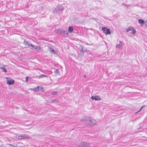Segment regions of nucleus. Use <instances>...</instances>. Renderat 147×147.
<instances>
[{
  "mask_svg": "<svg viewBox=\"0 0 147 147\" xmlns=\"http://www.w3.org/2000/svg\"><path fill=\"white\" fill-rule=\"evenodd\" d=\"M30 47L29 48L33 50L35 49L36 51H39L41 49V47L39 46H37L35 45H33L32 44H30Z\"/></svg>",
  "mask_w": 147,
  "mask_h": 147,
  "instance_id": "obj_1",
  "label": "nucleus"
},
{
  "mask_svg": "<svg viewBox=\"0 0 147 147\" xmlns=\"http://www.w3.org/2000/svg\"><path fill=\"white\" fill-rule=\"evenodd\" d=\"M102 30L103 31V33L106 35L110 34L111 33L109 29L106 27H102Z\"/></svg>",
  "mask_w": 147,
  "mask_h": 147,
  "instance_id": "obj_2",
  "label": "nucleus"
},
{
  "mask_svg": "<svg viewBox=\"0 0 147 147\" xmlns=\"http://www.w3.org/2000/svg\"><path fill=\"white\" fill-rule=\"evenodd\" d=\"M7 83L9 85H12L14 83V80L11 78H6Z\"/></svg>",
  "mask_w": 147,
  "mask_h": 147,
  "instance_id": "obj_3",
  "label": "nucleus"
},
{
  "mask_svg": "<svg viewBox=\"0 0 147 147\" xmlns=\"http://www.w3.org/2000/svg\"><path fill=\"white\" fill-rule=\"evenodd\" d=\"M126 30L127 32H129V31H131V32L133 34H135L136 32L135 29L133 27H129L126 29Z\"/></svg>",
  "mask_w": 147,
  "mask_h": 147,
  "instance_id": "obj_4",
  "label": "nucleus"
},
{
  "mask_svg": "<svg viewBox=\"0 0 147 147\" xmlns=\"http://www.w3.org/2000/svg\"><path fill=\"white\" fill-rule=\"evenodd\" d=\"M55 32L57 33H59L61 34H63L65 33V31L61 29H56Z\"/></svg>",
  "mask_w": 147,
  "mask_h": 147,
  "instance_id": "obj_5",
  "label": "nucleus"
},
{
  "mask_svg": "<svg viewBox=\"0 0 147 147\" xmlns=\"http://www.w3.org/2000/svg\"><path fill=\"white\" fill-rule=\"evenodd\" d=\"M89 144L84 142H81L79 146V147H89Z\"/></svg>",
  "mask_w": 147,
  "mask_h": 147,
  "instance_id": "obj_6",
  "label": "nucleus"
},
{
  "mask_svg": "<svg viewBox=\"0 0 147 147\" xmlns=\"http://www.w3.org/2000/svg\"><path fill=\"white\" fill-rule=\"evenodd\" d=\"M91 98L93 100H100L101 99L100 97L98 96H92Z\"/></svg>",
  "mask_w": 147,
  "mask_h": 147,
  "instance_id": "obj_7",
  "label": "nucleus"
},
{
  "mask_svg": "<svg viewBox=\"0 0 147 147\" xmlns=\"http://www.w3.org/2000/svg\"><path fill=\"white\" fill-rule=\"evenodd\" d=\"M123 46V44L121 42V41H119V44H117L116 46V48H118L120 49H122Z\"/></svg>",
  "mask_w": 147,
  "mask_h": 147,
  "instance_id": "obj_8",
  "label": "nucleus"
},
{
  "mask_svg": "<svg viewBox=\"0 0 147 147\" xmlns=\"http://www.w3.org/2000/svg\"><path fill=\"white\" fill-rule=\"evenodd\" d=\"M49 51L51 52L53 54H57V52H56L54 50V49H53L52 48L49 47Z\"/></svg>",
  "mask_w": 147,
  "mask_h": 147,
  "instance_id": "obj_9",
  "label": "nucleus"
},
{
  "mask_svg": "<svg viewBox=\"0 0 147 147\" xmlns=\"http://www.w3.org/2000/svg\"><path fill=\"white\" fill-rule=\"evenodd\" d=\"M58 9L59 11H62L64 9V7L61 5H59L57 6Z\"/></svg>",
  "mask_w": 147,
  "mask_h": 147,
  "instance_id": "obj_10",
  "label": "nucleus"
},
{
  "mask_svg": "<svg viewBox=\"0 0 147 147\" xmlns=\"http://www.w3.org/2000/svg\"><path fill=\"white\" fill-rule=\"evenodd\" d=\"M40 87L39 86H37V87L32 88L31 89V90H32L34 91H38L39 90Z\"/></svg>",
  "mask_w": 147,
  "mask_h": 147,
  "instance_id": "obj_11",
  "label": "nucleus"
},
{
  "mask_svg": "<svg viewBox=\"0 0 147 147\" xmlns=\"http://www.w3.org/2000/svg\"><path fill=\"white\" fill-rule=\"evenodd\" d=\"M24 42L25 46H28L29 48L30 47V44L28 41L24 40Z\"/></svg>",
  "mask_w": 147,
  "mask_h": 147,
  "instance_id": "obj_12",
  "label": "nucleus"
},
{
  "mask_svg": "<svg viewBox=\"0 0 147 147\" xmlns=\"http://www.w3.org/2000/svg\"><path fill=\"white\" fill-rule=\"evenodd\" d=\"M80 51L82 52H84L86 51V49H84V47L82 46H80Z\"/></svg>",
  "mask_w": 147,
  "mask_h": 147,
  "instance_id": "obj_13",
  "label": "nucleus"
},
{
  "mask_svg": "<svg viewBox=\"0 0 147 147\" xmlns=\"http://www.w3.org/2000/svg\"><path fill=\"white\" fill-rule=\"evenodd\" d=\"M73 30L72 27L69 26L68 27V31L69 32H71Z\"/></svg>",
  "mask_w": 147,
  "mask_h": 147,
  "instance_id": "obj_14",
  "label": "nucleus"
},
{
  "mask_svg": "<svg viewBox=\"0 0 147 147\" xmlns=\"http://www.w3.org/2000/svg\"><path fill=\"white\" fill-rule=\"evenodd\" d=\"M138 22L140 24H143L144 23V21L143 20L140 19L138 20Z\"/></svg>",
  "mask_w": 147,
  "mask_h": 147,
  "instance_id": "obj_15",
  "label": "nucleus"
},
{
  "mask_svg": "<svg viewBox=\"0 0 147 147\" xmlns=\"http://www.w3.org/2000/svg\"><path fill=\"white\" fill-rule=\"evenodd\" d=\"M93 121L94 123H92V121H90V122L89 123V124L90 125H94L95 124V120H93Z\"/></svg>",
  "mask_w": 147,
  "mask_h": 147,
  "instance_id": "obj_16",
  "label": "nucleus"
},
{
  "mask_svg": "<svg viewBox=\"0 0 147 147\" xmlns=\"http://www.w3.org/2000/svg\"><path fill=\"white\" fill-rule=\"evenodd\" d=\"M47 77V76L46 75H44L42 74V75H41L39 77H40V78H43V77Z\"/></svg>",
  "mask_w": 147,
  "mask_h": 147,
  "instance_id": "obj_17",
  "label": "nucleus"
},
{
  "mask_svg": "<svg viewBox=\"0 0 147 147\" xmlns=\"http://www.w3.org/2000/svg\"><path fill=\"white\" fill-rule=\"evenodd\" d=\"M1 69L5 72H6L7 71V70H6V69L4 68H1Z\"/></svg>",
  "mask_w": 147,
  "mask_h": 147,
  "instance_id": "obj_18",
  "label": "nucleus"
},
{
  "mask_svg": "<svg viewBox=\"0 0 147 147\" xmlns=\"http://www.w3.org/2000/svg\"><path fill=\"white\" fill-rule=\"evenodd\" d=\"M57 92H55V91H54V92H52V95H55L56 94H57Z\"/></svg>",
  "mask_w": 147,
  "mask_h": 147,
  "instance_id": "obj_19",
  "label": "nucleus"
},
{
  "mask_svg": "<svg viewBox=\"0 0 147 147\" xmlns=\"http://www.w3.org/2000/svg\"><path fill=\"white\" fill-rule=\"evenodd\" d=\"M28 76L26 77V82H27L28 81Z\"/></svg>",
  "mask_w": 147,
  "mask_h": 147,
  "instance_id": "obj_20",
  "label": "nucleus"
},
{
  "mask_svg": "<svg viewBox=\"0 0 147 147\" xmlns=\"http://www.w3.org/2000/svg\"><path fill=\"white\" fill-rule=\"evenodd\" d=\"M40 88H41V89L42 90V91H44V90H43L44 88L43 87H41Z\"/></svg>",
  "mask_w": 147,
  "mask_h": 147,
  "instance_id": "obj_21",
  "label": "nucleus"
},
{
  "mask_svg": "<svg viewBox=\"0 0 147 147\" xmlns=\"http://www.w3.org/2000/svg\"><path fill=\"white\" fill-rule=\"evenodd\" d=\"M125 6H126L127 7H128L129 6L128 5H125Z\"/></svg>",
  "mask_w": 147,
  "mask_h": 147,
  "instance_id": "obj_22",
  "label": "nucleus"
},
{
  "mask_svg": "<svg viewBox=\"0 0 147 147\" xmlns=\"http://www.w3.org/2000/svg\"><path fill=\"white\" fill-rule=\"evenodd\" d=\"M125 6H126L127 7H128L129 6L128 5H125Z\"/></svg>",
  "mask_w": 147,
  "mask_h": 147,
  "instance_id": "obj_23",
  "label": "nucleus"
},
{
  "mask_svg": "<svg viewBox=\"0 0 147 147\" xmlns=\"http://www.w3.org/2000/svg\"><path fill=\"white\" fill-rule=\"evenodd\" d=\"M9 146H12V147L13 146V145H12L11 144H9Z\"/></svg>",
  "mask_w": 147,
  "mask_h": 147,
  "instance_id": "obj_24",
  "label": "nucleus"
},
{
  "mask_svg": "<svg viewBox=\"0 0 147 147\" xmlns=\"http://www.w3.org/2000/svg\"><path fill=\"white\" fill-rule=\"evenodd\" d=\"M145 24L146 25V26H147V20H146L145 22Z\"/></svg>",
  "mask_w": 147,
  "mask_h": 147,
  "instance_id": "obj_25",
  "label": "nucleus"
},
{
  "mask_svg": "<svg viewBox=\"0 0 147 147\" xmlns=\"http://www.w3.org/2000/svg\"><path fill=\"white\" fill-rule=\"evenodd\" d=\"M12 147H23L22 146L18 147L17 146H15L13 145V146H12Z\"/></svg>",
  "mask_w": 147,
  "mask_h": 147,
  "instance_id": "obj_26",
  "label": "nucleus"
},
{
  "mask_svg": "<svg viewBox=\"0 0 147 147\" xmlns=\"http://www.w3.org/2000/svg\"><path fill=\"white\" fill-rule=\"evenodd\" d=\"M142 110H141L140 109V110H139L137 112H136V113H138V112H140Z\"/></svg>",
  "mask_w": 147,
  "mask_h": 147,
  "instance_id": "obj_27",
  "label": "nucleus"
},
{
  "mask_svg": "<svg viewBox=\"0 0 147 147\" xmlns=\"http://www.w3.org/2000/svg\"><path fill=\"white\" fill-rule=\"evenodd\" d=\"M143 107H144V106H142V107L140 108V109L141 110H142V109H143Z\"/></svg>",
  "mask_w": 147,
  "mask_h": 147,
  "instance_id": "obj_28",
  "label": "nucleus"
},
{
  "mask_svg": "<svg viewBox=\"0 0 147 147\" xmlns=\"http://www.w3.org/2000/svg\"><path fill=\"white\" fill-rule=\"evenodd\" d=\"M122 5H125H125H126L125 4H124V3H122Z\"/></svg>",
  "mask_w": 147,
  "mask_h": 147,
  "instance_id": "obj_29",
  "label": "nucleus"
},
{
  "mask_svg": "<svg viewBox=\"0 0 147 147\" xmlns=\"http://www.w3.org/2000/svg\"><path fill=\"white\" fill-rule=\"evenodd\" d=\"M84 76L86 77V76Z\"/></svg>",
  "mask_w": 147,
  "mask_h": 147,
  "instance_id": "obj_30",
  "label": "nucleus"
},
{
  "mask_svg": "<svg viewBox=\"0 0 147 147\" xmlns=\"http://www.w3.org/2000/svg\"><path fill=\"white\" fill-rule=\"evenodd\" d=\"M20 137H23V136H20Z\"/></svg>",
  "mask_w": 147,
  "mask_h": 147,
  "instance_id": "obj_31",
  "label": "nucleus"
}]
</instances>
